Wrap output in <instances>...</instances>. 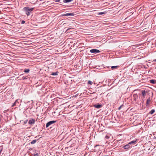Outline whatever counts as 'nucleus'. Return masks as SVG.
<instances>
[{"label":"nucleus","instance_id":"1","mask_svg":"<svg viewBox=\"0 0 156 156\" xmlns=\"http://www.w3.org/2000/svg\"><path fill=\"white\" fill-rule=\"evenodd\" d=\"M34 8H30V7H25L23 9V11L25 12L27 16H29L30 13L34 9Z\"/></svg>","mask_w":156,"mask_h":156},{"label":"nucleus","instance_id":"2","mask_svg":"<svg viewBox=\"0 0 156 156\" xmlns=\"http://www.w3.org/2000/svg\"><path fill=\"white\" fill-rule=\"evenodd\" d=\"M56 122V121L53 120L51 121L48 122L46 125V127L48 128L51 125L55 123Z\"/></svg>","mask_w":156,"mask_h":156},{"label":"nucleus","instance_id":"3","mask_svg":"<svg viewBox=\"0 0 156 156\" xmlns=\"http://www.w3.org/2000/svg\"><path fill=\"white\" fill-rule=\"evenodd\" d=\"M132 147L133 146H130L128 143L123 146L122 148H123L124 149H125L126 150H127L129 148H132Z\"/></svg>","mask_w":156,"mask_h":156},{"label":"nucleus","instance_id":"4","mask_svg":"<svg viewBox=\"0 0 156 156\" xmlns=\"http://www.w3.org/2000/svg\"><path fill=\"white\" fill-rule=\"evenodd\" d=\"M90 52L91 53H94V54H97L101 52L99 50L95 49H93L90 50Z\"/></svg>","mask_w":156,"mask_h":156},{"label":"nucleus","instance_id":"5","mask_svg":"<svg viewBox=\"0 0 156 156\" xmlns=\"http://www.w3.org/2000/svg\"><path fill=\"white\" fill-rule=\"evenodd\" d=\"M20 101V99H18L16 100L13 103V105H12V107H13L15 106H18L19 103V101Z\"/></svg>","mask_w":156,"mask_h":156},{"label":"nucleus","instance_id":"6","mask_svg":"<svg viewBox=\"0 0 156 156\" xmlns=\"http://www.w3.org/2000/svg\"><path fill=\"white\" fill-rule=\"evenodd\" d=\"M35 119H30L28 122V124L30 125L34 124L35 122Z\"/></svg>","mask_w":156,"mask_h":156},{"label":"nucleus","instance_id":"7","mask_svg":"<svg viewBox=\"0 0 156 156\" xmlns=\"http://www.w3.org/2000/svg\"><path fill=\"white\" fill-rule=\"evenodd\" d=\"M103 105H102L98 104H95L94 105L93 107L97 108H100L102 107Z\"/></svg>","mask_w":156,"mask_h":156},{"label":"nucleus","instance_id":"8","mask_svg":"<svg viewBox=\"0 0 156 156\" xmlns=\"http://www.w3.org/2000/svg\"><path fill=\"white\" fill-rule=\"evenodd\" d=\"M74 15V14L73 13H67L65 14H63L62 15V16H73Z\"/></svg>","mask_w":156,"mask_h":156},{"label":"nucleus","instance_id":"9","mask_svg":"<svg viewBox=\"0 0 156 156\" xmlns=\"http://www.w3.org/2000/svg\"><path fill=\"white\" fill-rule=\"evenodd\" d=\"M138 95L137 94H134L133 95V100L136 101V99L138 98Z\"/></svg>","mask_w":156,"mask_h":156},{"label":"nucleus","instance_id":"10","mask_svg":"<svg viewBox=\"0 0 156 156\" xmlns=\"http://www.w3.org/2000/svg\"><path fill=\"white\" fill-rule=\"evenodd\" d=\"M151 100L150 97L148 98L147 99L146 103V105L147 107L149 106V102L151 101Z\"/></svg>","mask_w":156,"mask_h":156},{"label":"nucleus","instance_id":"11","mask_svg":"<svg viewBox=\"0 0 156 156\" xmlns=\"http://www.w3.org/2000/svg\"><path fill=\"white\" fill-rule=\"evenodd\" d=\"M136 142H137L136 140H134L132 141L131 142H129V145L130 146H132V144H133V145L135 144L136 143Z\"/></svg>","mask_w":156,"mask_h":156},{"label":"nucleus","instance_id":"12","mask_svg":"<svg viewBox=\"0 0 156 156\" xmlns=\"http://www.w3.org/2000/svg\"><path fill=\"white\" fill-rule=\"evenodd\" d=\"M141 92L143 97L144 98L146 95V94L147 93V91H145V90H143L141 91Z\"/></svg>","mask_w":156,"mask_h":156},{"label":"nucleus","instance_id":"13","mask_svg":"<svg viewBox=\"0 0 156 156\" xmlns=\"http://www.w3.org/2000/svg\"><path fill=\"white\" fill-rule=\"evenodd\" d=\"M150 82L152 84H155L156 83V80L153 79L151 80H150Z\"/></svg>","mask_w":156,"mask_h":156},{"label":"nucleus","instance_id":"14","mask_svg":"<svg viewBox=\"0 0 156 156\" xmlns=\"http://www.w3.org/2000/svg\"><path fill=\"white\" fill-rule=\"evenodd\" d=\"M59 72L56 71L55 72H53L51 74V75L52 76H56L57 75Z\"/></svg>","mask_w":156,"mask_h":156},{"label":"nucleus","instance_id":"15","mask_svg":"<svg viewBox=\"0 0 156 156\" xmlns=\"http://www.w3.org/2000/svg\"><path fill=\"white\" fill-rule=\"evenodd\" d=\"M73 0H63V2L64 3H68V2H71Z\"/></svg>","mask_w":156,"mask_h":156},{"label":"nucleus","instance_id":"16","mask_svg":"<svg viewBox=\"0 0 156 156\" xmlns=\"http://www.w3.org/2000/svg\"><path fill=\"white\" fill-rule=\"evenodd\" d=\"M30 71V70L29 69H25L24 70V72L25 73H29Z\"/></svg>","mask_w":156,"mask_h":156},{"label":"nucleus","instance_id":"17","mask_svg":"<svg viewBox=\"0 0 156 156\" xmlns=\"http://www.w3.org/2000/svg\"><path fill=\"white\" fill-rule=\"evenodd\" d=\"M28 78V76H23L22 79L21 80H26Z\"/></svg>","mask_w":156,"mask_h":156},{"label":"nucleus","instance_id":"18","mask_svg":"<svg viewBox=\"0 0 156 156\" xmlns=\"http://www.w3.org/2000/svg\"><path fill=\"white\" fill-rule=\"evenodd\" d=\"M119 66H113L111 67V68L112 69H116L118 68Z\"/></svg>","mask_w":156,"mask_h":156},{"label":"nucleus","instance_id":"19","mask_svg":"<svg viewBox=\"0 0 156 156\" xmlns=\"http://www.w3.org/2000/svg\"><path fill=\"white\" fill-rule=\"evenodd\" d=\"M155 112V110L154 109L151 110L149 112V113L151 115L153 114Z\"/></svg>","mask_w":156,"mask_h":156},{"label":"nucleus","instance_id":"20","mask_svg":"<svg viewBox=\"0 0 156 156\" xmlns=\"http://www.w3.org/2000/svg\"><path fill=\"white\" fill-rule=\"evenodd\" d=\"M37 142V140H32L31 142L30 143L31 144H33Z\"/></svg>","mask_w":156,"mask_h":156},{"label":"nucleus","instance_id":"21","mask_svg":"<svg viewBox=\"0 0 156 156\" xmlns=\"http://www.w3.org/2000/svg\"><path fill=\"white\" fill-rule=\"evenodd\" d=\"M92 83H93V82L92 81H90V80H89L88 81V83H87V84H90V85H92Z\"/></svg>","mask_w":156,"mask_h":156},{"label":"nucleus","instance_id":"22","mask_svg":"<svg viewBox=\"0 0 156 156\" xmlns=\"http://www.w3.org/2000/svg\"><path fill=\"white\" fill-rule=\"evenodd\" d=\"M105 13V12H100L98 13V15H102V14H104Z\"/></svg>","mask_w":156,"mask_h":156},{"label":"nucleus","instance_id":"23","mask_svg":"<svg viewBox=\"0 0 156 156\" xmlns=\"http://www.w3.org/2000/svg\"><path fill=\"white\" fill-rule=\"evenodd\" d=\"M27 121H28V120H25V121H24V122H24V124H26V123H27Z\"/></svg>","mask_w":156,"mask_h":156},{"label":"nucleus","instance_id":"24","mask_svg":"<svg viewBox=\"0 0 156 156\" xmlns=\"http://www.w3.org/2000/svg\"><path fill=\"white\" fill-rule=\"evenodd\" d=\"M105 138L106 139H108L109 138V136L108 135H106L105 136Z\"/></svg>","mask_w":156,"mask_h":156},{"label":"nucleus","instance_id":"25","mask_svg":"<svg viewBox=\"0 0 156 156\" xmlns=\"http://www.w3.org/2000/svg\"><path fill=\"white\" fill-rule=\"evenodd\" d=\"M2 151V147H0V154H1Z\"/></svg>","mask_w":156,"mask_h":156},{"label":"nucleus","instance_id":"26","mask_svg":"<svg viewBox=\"0 0 156 156\" xmlns=\"http://www.w3.org/2000/svg\"><path fill=\"white\" fill-rule=\"evenodd\" d=\"M61 0H55V2H58L61 3V2H60Z\"/></svg>","mask_w":156,"mask_h":156},{"label":"nucleus","instance_id":"27","mask_svg":"<svg viewBox=\"0 0 156 156\" xmlns=\"http://www.w3.org/2000/svg\"><path fill=\"white\" fill-rule=\"evenodd\" d=\"M25 21L24 20H22V21H21V24H23L24 23H25Z\"/></svg>","mask_w":156,"mask_h":156},{"label":"nucleus","instance_id":"28","mask_svg":"<svg viewBox=\"0 0 156 156\" xmlns=\"http://www.w3.org/2000/svg\"><path fill=\"white\" fill-rule=\"evenodd\" d=\"M122 106H123V105H121V106H120V107L118 109H119V110H120L121 109V108H122Z\"/></svg>","mask_w":156,"mask_h":156},{"label":"nucleus","instance_id":"29","mask_svg":"<svg viewBox=\"0 0 156 156\" xmlns=\"http://www.w3.org/2000/svg\"><path fill=\"white\" fill-rule=\"evenodd\" d=\"M34 156H38V153H36L34 154Z\"/></svg>","mask_w":156,"mask_h":156},{"label":"nucleus","instance_id":"30","mask_svg":"<svg viewBox=\"0 0 156 156\" xmlns=\"http://www.w3.org/2000/svg\"><path fill=\"white\" fill-rule=\"evenodd\" d=\"M18 74V73L17 72H15L14 73V75H17Z\"/></svg>","mask_w":156,"mask_h":156},{"label":"nucleus","instance_id":"31","mask_svg":"<svg viewBox=\"0 0 156 156\" xmlns=\"http://www.w3.org/2000/svg\"><path fill=\"white\" fill-rule=\"evenodd\" d=\"M152 62H156V59L153 60V61H152Z\"/></svg>","mask_w":156,"mask_h":156},{"label":"nucleus","instance_id":"32","mask_svg":"<svg viewBox=\"0 0 156 156\" xmlns=\"http://www.w3.org/2000/svg\"><path fill=\"white\" fill-rule=\"evenodd\" d=\"M24 74H21L20 75V76H21L23 75Z\"/></svg>","mask_w":156,"mask_h":156},{"label":"nucleus","instance_id":"33","mask_svg":"<svg viewBox=\"0 0 156 156\" xmlns=\"http://www.w3.org/2000/svg\"><path fill=\"white\" fill-rule=\"evenodd\" d=\"M19 77H18L17 78V79H18L19 78Z\"/></svg>","mask_w":156,"mask_h":156},{"label":"nucleus","instance_id":"34","mask_svg":"<svg viewBox=\"0 0 156 156\" xmlns=\"http://www.w3.org/2000/svg\"><path fill=\"white\" fill-rule=\"evenodd\" d=\"M68 30H69V29H68L67 30V31Z\"/></svg>","mask_w":156,"mask_h":156},{"label":"nucleus","instance_id":"35","mask_svg":"<svg viewBox=\"0 0 156 156\" xmlns=\"http://www.w3.org/2000/svg\"><path fill=\"white\" fill-rule=\"evenodd\" d=\"M154 64H156V63H154Z\"/></svg>","mask_w":156,"mask_h":156}]
</instances>
